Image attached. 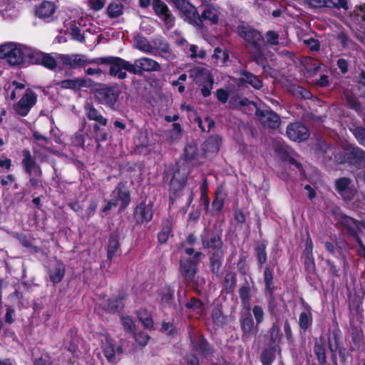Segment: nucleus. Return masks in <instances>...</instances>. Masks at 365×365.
Here are the masks:
<instances>
[{
  "instance_id": "obj_1",
  "label": "nucleus",
  "mask_w": 365,
  "mask_h": 365,
  "mask_svg": "<svg viewBox=\"0 0 365 365\" xmlns=\"http://www.w3.org/2000/svg\"><path fill=\"white\" fill-rule=\"evenodd\" d=\"M203 248L210 255L211 271L218 274L223 262L225 247L220 235L210 230H205L201 235Z\"/></svg>"
},
{
  "instance_id": "obj_2",
  "label": "nucleus",
  "mask_w": 365,
  "mask_h": 365,
  "mask_svg": "<svg viewBox=\"0 0 365 365\" xmlns=\"http://www.w3.org/2000/svg\"><path fill=\"white\" fill-rule=\"evenodd\" d=\"M238 33L247 43L254 60L257 63H261L263 60L261 44L263 43L262 35L257 31L247 26L238 27Z\"/></svg>"
},
{
  "instance_id": "obj_3",
  "label": "nucleus",
  "mask_w": 365,
  "mask_h": 365,
  "mask_svg": "<svg viewBox=\"0 0 365 365\" xmlns=\"http://www.w3.org/2000/svg\"><path fill=\"white\" fill-rule=\"evenodd\" d=\"M28 50H31V48L14 43H7L0 46V58L5 59L10 65H19L27 58V53H29Z\"/></svg>"
},
{
  "instance_id": "obj_4",
  "label": "nucleus",
  "mask_w": 365,
  "mask_h": 365,
  "mask_svg": "<svg viewBox=\"0 0 365 365\" xmlns=\"http://www.w3.org/2000/svg\"><path fill=\"white\" fill-rule=\"evenodd\" d=\"M96 63L110 65L109 74L119 79H125L127 76L123 69L130 73L133 71L131 63L118 57L99 58L96 59Z\"/></svg>"
},
{
  "instance_id": "obj_5",
  "label": "nucleus",
  "mask_w": 365,
  "mask_h": 365,
  "mask_svg": "<svg viewBox=\"0 0 365 365\" xmlns=\"http://www.w3.org/2000/svg\"><path fill=\"white\" fill-rule=\"evenodd\" d=\"M27 58L30 63L36 65H41L49 70H54L57 67V59L53 53H47L43 51L34 49L28 50Z\"/></svg>"
},
{
  "instance_id": "obj_6",
  "label": "nucleus",
  "mask_w": 365,
  "mask_h": 365,
  "mask_svg": "<svg viewBox=\"0 0 365 365\" xmlns=\"http://www.w3.org/2000/svg\"><path fill=\"white\" fill-rule=\"evenodd\" d=\"M187 174V170L185 167L178 166L175 168L170 185L171 200H173L174 197L180 195L185 185Z\"/></svg>"
},
{
  "instance_id": "obj_7",
  "label": "nucleus",
  "mask_w": 365,
  "mask_h": 365,
  "mask_svg": "<svg viewBox=\"0 0 365 365\" xmlns=\"http://www.w3.org/2000/svg\"><path fill=\"white\" fill-rule=\"evenodd\" d=\"M132 73L141 75L144 72L160 71L161 66L159 63L151 58L143 57L135 59L132 63Z\"/></svg>"
},
{
  "instance_id": "obj_8",
  "label": "nucleus",
  "mask_w": 365,
  "mask_h": 365,
  "mask_svg": "<svg viewBox=\"0 0 365 365\" xmlns=\"http://www.w3.org/2000/svg\"><path fill=\"white\" fill-rule=\"evenodd\" d=\"M58 59L62 65L71 68L84 67L88 64L96 63V59L89 60L86 56L81 54H60L58 56Z\"/></svg>"
},
{
  "instance_id": "obj_9",
  "label": "nucleus",
  "mask_w": 365,
  "mask_h": 365,
  "mask_svg": "<svg viewBox=\"0 0 365 365\" xmlns=\"http://www.w3.org/2000/svg\"><path fill=\"white\" fill-rule=\"evenodd\" d=\"M36 94L31 89H27L25 94L15 106V110L21 116H26L31 108L36 104Z\"/></svg>"
},
{
  "instance_id": "obj_10",
  "label": "nucleus",
  "mask_w": 365,
  "mask_h": 365,
  "mask_svg": "<svg viewBox=\"0 0 365 365\" xmlns=\"http://www.w3.org/2000/svg\"><path fill=\"white\" fill-rule=\"evenodd\" d=\"M119 91L115 87L102 86L95 91L96 98L102 103L113 105L118 98Z\"/></svg>"
},
{
  "instance_id": "obj_11",
  "label": "nucleus",
  "mask_w": 365,
  "mask_h": 365,
  "mask_svg": "<svg viewBox=\"0 0 365 365\" xmlns=\"http://www.w3.org/2000/svg\"><path fill=\"white\" fill-rule=\"evenodd\" d=\"M195 81L201 87V93L204 97L210 96L214 79L208 71L205 69L198 70Z\"/></svg>"
},
{
  "instance_id": "obj_12",
  "label": "nucleus",
  "mask_w": 365,
  "mask_h": 365,
  "mask_svg": "<svg viewBox=\"0 0 365 365\" xmlns=\"http://www.w3.org/2000/svg\"><path fill=\"white\" fill-rule=\"evenodd\" d=\"M255 115L264 127L275 129L280 125L279 116L272 110H260L258 108Z\"/></svg>"
},
{
  "instance_id": "obj_13",
  "label": "nucleus",
  "mask_w": 365,
  "mask_h": 365,
  "mask_svg": "<svg viewBox=\"0 0 365 365\" xmlns=\"http://www.w3.org/2000/svg\"><path fill=\"white\" fill-rule=\"evenodd\" d=\"M22 165L26 173L30 176L35 175L41 178L42 170L41 167L37 164L34 157L32 156L31 152L28 149L22 150Z\"/></svg>"
},
{
  "instance_id": "obj_14",
  "label": "nucleus",
  "mask_w": 365,
  "mask_h": 365,
  "mask_svg": "<svg viewBox=\"0 0 365 365\" xmlns=\"http://www.w3.org/2000/svg\"><path fill=\"white\" fill-rule=\"evenodd\" d=\"M287 134L290 140L297 142L305 140L309 136L307 128L300 123L289 125L287 128Z\"/></svg>"
},
{
  "instance_id": "obj_15",
  "label": "nucleus",
  "mask_w": 365,
  "mask_h": 365,
  "mask_svg": "<svg viewBox=\"0 0 365 365\" xmlns=\"http://www.w3.org/2000/svg\"><path fill=\"white\" fill-rule=\"evenodd\" d=\"M190 24H197L199 16L196 8L187 0H171Z\"/></svg>"
},
{
  "instance_id": "obj_16",
  "label": "nucleus",
  "mask_w": 365,
  "mask_h": 365,
  "mask_svg": "<svg viewBox=\"0 0 365 365\" xmlns=\"http://www.w3.org/2000/svg\"><path fill=\"white\" fill-rule=\"evenodd\" d=\"M65 274L64 264L56 259L50 262L48 268V275L50 279L53 284L58 283L61 281Z\"/></svg>"
},
{
  "instance_id": "obj_17",
  "label": "nucleus",
  "mask_w": 365,
  "mask_h": 365,
  "mask_svg": "<svg viewBox=\"0 0 365 365\" xmlns=\"http://www.w3.org/2000/svg\"><path fill=\"white\" fill-rule=\"evenodd\" d=\"M113 199L121 202V207H125L130 202V193L125 184L118 183L115 190L112 192Z\"/></svg>"
},
{
  "instance_id": "obj_18",
  "label": "nucleus",
  "mask_w": 365,
  "mask_h": 365,
  "mask_svg": "<svg viewBox=\"0 0 365 365\" xmlns=\"http://www.w3.org/2000/svg\"><path fill=\"white\" fill-rule=\"evenodd\" d=\"M240 327L243 332L242 339L244 341H248L251 336L257 334V331L254 328L253 319L250 314L242 318Z\"/></svg>"
},
{
  "instance_id": "obj_19",
  "label": "nucleus",
  "mask_w": 365,
  "mask_h": 365,
  "mask_svg": "<svg viewBox=\"0 0 365 365\" xmlns=\"http://www.w3.org/2000/svg\"><path fill=\"white\" fill-rule=\"evenodd\" d=\"M103 354L109 363L115 364L119 360L116 357L115 346L110 337L106 336L101 345Z\"/></svg>"
},
{
  "instance_id": "obj_20",
  "label": "nucleus",
  "mask_w": 365,
  "mask_h": 365,
  "mask_svg": "<svg viewBox=\"0 0 365 365\" xmlns=\"http://www.w3.org/2000/svg\"><path fill=\"white\" fill-rule=\"evenodd\" d=\"M153 207L148 204L140 203L135 209V217L137 221L142 223L147 222L153 218Z\"/></svg>"
},
{
  "instance_id": "obj_21",
  "label": "nucleus",
  "mask_w": 365,
  "mask_h": 365,
  "mask_svg": "<svg viewBox=\"0 0 365 365\" xmlns=\"http://www.w3.org/2000/svg\"><path fill=\"white\" fill-rule=\"evenodd\" d=\"M197 264L191 260L180 262V272L187 282H191L196 274Z\"/></svg>"
},
{
  "instance_id": "obj_22",
  "label": "nucleus",
  "mask_w": 365,
  "mask_h": 365,
  "mask_svg": "<svg viewBox=\"0 0 365 365\" xmlns=\"http://www.w3.org/2000/svg\"><path fill=\"white\" fill-rule=\"evenodd\" d=\"M221 138L218 135L209 137L202 145V150L206 155L216 154L220 147Z\"/></svg>"
},
{
  "instance_id": "obj_23",
  "label": "nucleus",
  "mask_w": 365,
  "mask_h": 365,
  "mask_svg": "<svg viewBox=\"0 0 365 365\" xmlns=\"http://www.w3.org/2000/svg\"><path fill=\"white\" fill-rule=\"evenodd\" d=\"M85 110L88 120L95 121L102 126H106L107 125V118H104L100 111L95 108L92 104L87 103L85 106Z\"/></svg>"
},
{
  "instance_id": "obj_24",
  "label": "nucleus",
  "mask_w": 365,
  "mask_h": 365,
  "mask_svg": "<svg viewBox=\"0 0 365 365\" xmlns=\"http://www.w3.org/2000/svg\"><path fill=\"white\" fill-rule=\"evenodd\" d=\"M339 222L351 232H355L356 229L359 230L362 228L365 229V223L356 222L353 218L346 215H341L339 219Z\"/></svg>"
},
{
  "instance_id": "obj_25",
  "label": "nucleus",
  "mask_w": 365,
  "mask_h": 365,
  "mask_svg": "<svg viewBox=\"0 0 365 365\" xmlns=\"http://www.w3.org/2000/svg\"><path fill=\"white\" fill-rule=\"evenodd\" d=\"M55 11V6L51 1L42 2L36 9V14L41 19L51 17Z\"/></svg>"
},
{
  "instance_id": "obj_26",
  "label": "nucleus",
  "mask_w": 365,
  "mask_h": 365,
  "mask_svg": "<svg viewBox=\"0 0 365 365\" xmlns=\"http://www.w3.org/2000/svg\"><path fill=\"white\" fill-rule=\"evenodd\" d=\"M14 0H0V13L4 17H11L16 14Z\"/></svg>"
},
{
  "instance_id": "obj_27",
  "label": "nucleus",
  "mask_w": 365,
  "mask_h": 365,
  "mask_svg": "<svg viewBox=\"0 0 365 365\" xmlns=\"http://www.w3.org/2000/svg\"><path fill=\"white\" fill-rule=\"evenodd\" d=\"M313 321L312 314L310 308L302 312L299 317V327L301 330L306 331L312 325Z\"/></svg>"
},
{
  "instance_id": "obj_28",
  "label": "nucleus",
  "mask_w": 365,
  "mask_h": 365,
  "mask_svg": "<svg viewBox=\"0 0 365 365\" xmlns=\"http://www.w3.org/2000/svg\"><path fill=\"white\" fill-rule=\"evenodd\" d=\"M135 46L138 50L146 53H153V48L152 43L148 40L142 36H137L134 40Z\"/></svg>"
},
{
  "instance_id": "obj_29",
  "label": "nucleus",
  "mask_w": 365,
  "mask_h": 365,
  "mask_svg": "<svg viewBox=\"0 0 365 365\" xmlns=\"http://www.w3.org/2000/svg\"><path fill=\"white\" fill-rule=\"evenodd\" d=\"M58 85L63 89L78 90L86 85V81L81 78L68 79L60 81Z\"/></svg>"
},
{
  "instance_id": "obj_30",
  "label": "nucleus",
  "mask_w": 365,
  "mask_h": 365,
  "mask_svg": "<svg viewBox=\"0 0 365 365\" xmlns=\"http://www.w3.org/2000/svg\"><path fill=\"white\" fill-rule=\"evenodd\" d=\"M269 303H268V309L271 315L274 317L279 319L280 314L282 312L283 309H286V306L284 304L280 305L274 298L273 294L272 296L269 294Z\"/></svg>"
},
{
  "instance_id": "obj_31",
  "label": "nucleus",
  "mask_w": 365,
  "mask_h": 365,
  "mask_svg": "<svg viewBox=\"0 0 365 365\" xmlns=\"http://www.w3.org/2000/svg\"><path fill=\"white\" fill-rule=\"evenodd\" d=\"M235 107L237 109H240L243 112L247 113H252V112H255V113L257 111V109H258L257 105L253 101H249L247 98H244L241 99L235 106Z\"/></svg>"
},
{
  "instance_id": "obj_32",
  "label": "nucleus",
  "mask_w": 365,
  "mask_h": 365,
  "mask_svg": "<svg viewBox=\"0 0 365 365\" xmlns=\"http://www.w3.org/2000/svg\"><path fill=\"white\" fill-rule=\"evenodd\" d=\"M218 11L212 7H207L203 11L201 16H199L197 20H207L210 21L211 24H216L218 22Z\"/></svg>"
},
{
  "instance_id": "obj_33",
  "label": "nucleus",
  "mask_w": 365,
  "mask_h": 365,
  "mask_svg": "<svg viewBox=\"0 0 365 365\" xmlns=\"http://www.w3.org/2000/svg\"><path fill=\"white\" fill-rule=\"evenodd\" d=\"M118 236L117 235H111L109 238L108 246V257L112 259L118 253L120 244Z\"/></svg>"
},
{
  "instance_id": "obj_34",
  "label": "nucleus",
  "mask_w": 365,
  "mask_h": 365,
  "mask_svg": "<svg viewBox=\"0 0 365 365\" xmlns=\"http://www.w3.org/2000/svg\"><path fill=\"white\" fill-rule=\"evenodd\" d=\"M123 5L118 2H112L107 6L106 12L110 19L118 18L123 14Z\"/></svg>"
},
{
  "instance_id": "obj_35",
  "label": "nucleus",
  "mask_w": 365,
  "mask_h": 365,
  "mask_svg": "<svg viewBox=\"0 0 365 365\" xmlns=\"http://www.w3.org/2000/svg\"><path fill=\"white\" fill-rule=\"evenodd\" d=\"M281 338L282 334L280 333V325L279 319H277L270 329V344L274 346L278 344L281 340Z\"/></svg>"
},
{
  "instance_id": "obj_36",
  "label": "nucleus",
  "mask_w": 365,
  "mask_h": 365,
  "mask_svg": "<svg viewBox=\"0 0 365 365\" xmlns=\"http://www.w3.org/2000/svg\"><path fill=\"white\" fill-rule=\"evenodd\" d=\"M192 345V350L198 354H204L207 351V343L206 340L200 336L197 339L190 337Z\"/></svg>"
},
{
  "instance_id": "obj_37",
  "label": "nucleus",
  "mask_w": 365,
  "mask_h": 365,
  "mask_svg": "<svg viewBox=\"0 0 365 365\" xmlns=\"http://www.w3.org/2000/svg\"><path fill=\"white\" fill-rule=\"evenodd\" d=\"M139 320L145 328L151 329L153 326V321L151 314L145 309H141L137 312Z\"/></svg>"
},
{
  "instance_id": "obj_38",
  "label": "nucleus",
  "mask_w": 365,
  "mask_h": 365,
  "mask_svg": "<svg viewBox=\"0 0 365 365\" xmlns=\"http://www.w3.org/2000/svg\"><path fill=\"white\" fill-rule=\"evenodd\" d=\"M240 79L256 89H259L262 86V81L256 76L248 72L242 73Z\"/></svg>"
},
{
  "instance_id": "obj_39",
  "label": "nucleus",
  "mask_w": 365,
  "mask_h": 365,
  "mask_svg": "<svg viewBox=\"0 0 365 365\" xmlns=\"http://www.w3.org/2000/svg\"><path fill=\"white\" fill-rule=\"evenodd\" d=\"M314 351L320 365H326L327 356L324 346L317 341L314 346Z\"/></svg>"
},
{
  "instance_id": "obj_40",
  "label": "nucleus",
  "mask_w": 365,
  "mask_h": 365,
  "mask_svg": "<svg viewBox=\"0 0 365 365\" xmlns=\"http://www.w3.org/2000/svg\"><path fill=\"white\" fill-rule=\"evenodd\" d=\"M275 348L264 349L260 357L261 362L263 365H272L275 358Z\"/></svg>"
},
{
  "instance_id": "obj_41",
  "label": "nucleus",
  "mask_w": 365,
  "mask_h": 365,
  "mask_svg": "<svg viewBox=\"0 0 365 365\" xmlns=\"http://www.w3.org/2000/svg\"><path fill=\"white\" fill-rule=\"evenodd\" d=\"M153 9L158 17L171 11L167 4L161 0H153Z\"/></svg>"
},
{
  "instance_id": "obj_42",
  "label": "nucleus",
  "mask_w": 365,
  "mask_h": 365,
  "mask_svg": "<svg viewBox=\"0 0 365 365\" xmlns=\"http://www.w3.org/2000/svg\"><path fill=\"white\" fill-rule=\"evenodd\" d=\"M158 18L163 21V26L167 30H170L175 25V17L172 11L165 13V14L160 15Z\"/></svg>"
},
{
  "instance_id": "obj_43",
  "label": "nucleus",
  "mask_w": 365,
  "mask_h": 365,
  "mask_svg": "<svg viewBox=\"0 0 365 365\" xmlns=\"http://www.w3.org/2000/svg\"><path fill=\"white\" fill-rule=\"evenodd\" d=\"M152 46L153 48V53L156 55V52L158 53V55L161 53L163 51L170 46L168 43L161 38H155L152 41Z\"/></svg>"
},
{
  "instance_id": "obj_44",
  "label": "nucleus",
  "mask_w": 365,
  "mask_h": 365,
  "mask_svg": "<svg viewBox=\"0 0 365 365\" xmlns=\"http://www.w3.org/2000/svg\"><path fill=\"white\" fill-rule=\"evenodd\" d=\"M255 250L257 262L262 266L267 261L266 246L264 244L258 245Z\"/></svg>"
},
{
  "instance_id": "obj_45",
  "label": "nucleus",
  "mask_w": 365,
  "mask_h": 365,
  "mask_svg": "<svg viewBox=\"0 0 365 365\" xmlns=\"http://www.w3.org/2000/svg\"><path fill=\"white\" fill-rule=\"evenodd\" d=\"M18 238L22 245L25 247L31 249V250L34 252H38L39 251V248L34 245L33 238L31 236L20 235Z\"/></svg>"
},
{
  "instance_id": "obj_46",
  "label": "nucleus",
  "mask_w": 365,
  "mask_h": 365,
  "mask_svg": "<svg viewBox=\"0 0 365 365\" xmlns=\"http://www.w3.org/2000/svg\"><path fill=\"white\" fill-rule=\"evenodd\" d=\"M182 129L181 125L178 123L173 124V129L170 131V135L169 139L170 142H174L180 140L182 138Z\"/></svg>"
},
{
  "instance_id": "obj_47",
  "label": "nucleus",
  "mask_w": 365,
  "mask_h": 365,
  "mask_svg": "<svg viewBox=\"0 0 365 365\" xmlns=\"http://www.w3.org/2000/svg\"><path fill=\"white\" fill-rule=\"evenodd\" d=\"M264 278L267 289L269 291V294L272 296L273 292V282H272V272L269 267H266L264 272Z\"/></svg>"
},
{
  "instance_id": "obj_48",
  "label": "nucleus",
  "mask_w": 365,
  "mask_h": 365,
  "mask_svg": "<svg viewBox=\"0 0 365 365\" xmlns=\"http://www.w3.org/2000/svg\"><path fill=\"white\" fill-rule=\"evenodd\" d=\"M309 5L313 8H332L335 6L331 0H309Z\"/></svg>"
},
{
  "instance_id": "obj_49",
  "label": "nucleus",
  "mask_w": 365,
  "mask_h": 365,
  "mask_svg": "<svg viewBox=\"0 0 365 365\" xmlns=\"http://www.w3.org/2000/svg\"><path fill=\"white\" fill-rule=\"evenodd\" d=\"M161 302L170 304L173 297V291L170 287H165L161 290Z\"/></svg>"
},
{
  "instance_id": "obj_50",
  "label": "nucleus",
  "mask_w": 365,
  "mask_h": 365,
  "mask_svg": "<svg viewBox=\"0 0 365 365\" xmlns=\"http://www.w3.org/2000/svg\"><path fill=\"white\" fill-rule=\"evenodd\" d=\"M123 307V298H115L109 301L107 309L109 311L116 312L121 309Z\"/></svg>"
},
{
  "instance_id": "obj_51",
  "label": "nucleus",
  "mask_w": 365,
  "mask_h": 365,
  "mask_svg": "<svg viewBox=\"0 0 365 365\" xmlns=\"http://www.w3.org/2000/svg\"><path fill=\"white\" fill-rule=\"evenodd\" d=\"M172 232V227L168 223L163 227L161 231L158 234V240L160 243H165L167 242L170 233Z\"/></svg>"
},
{
  "instance_id": "obj_52",
  "label": "nucleus",
  "mask_w": 365,
  "mask_h": 365,
  "mask_svg": "<svg viewBox=\"0 0 365 365\" xmlns=\"http://www.w3.org/2000/svg\"><path fill=\"white\" fill-rule=\"evenodd\" d=\"M252 312L256 320L257 326L261 324L264 319V311L261 306L255 305L252 309Z\"/></svg>"
},
{
  "instance_id": "obj_53",
  "label": "nucleus",
  "mask_w": 365,
  "mask_h": 365,
  "mask_svg": "<svg viewBox=\"0 0 365 365\" xmlns=\"http://www.w3.org/2000/svg\"><path fill=\"white\" fill-rule=\"evenodd\" d=\"M353 134L357 139L358 142L365 146V128L357 127L353 130Z\"/></svg>"
},
{
  "instance_id": "obj_54",
  "label": "nucleus",
  "mask_w": 365,
  "mask_h": 365,
  "mask_svg": "<svg viewBox=\"0 0 365 365\" xmlns=\"http://www.w3.org/2000/svg\"><path fill=\"white\" fill-rule=\"evenodd\" d=\"M351 180L346 178H341L336 180V186L339 193H341L346 189H348L351 185Z\"/></svg>"
},
{
  "instance_id": "obj_55",
  "label": "nucleus",
  "mask_w": 365,
  "mask_h": 365,
  "mask_svg": "<svg viewBox=\"0 0 365 365\" xmlns=\"http://www.w3.org/2000/svg\"><path fill=\"white\" fill-rule=\"evenodd\" d=\"M48 143H45L43 141H36L33 145V151L38 156L41 155V150H50V149L47 147Z\"/></svg>"
},
{
  "instance_id": "obj_56",
  "label": "nucleus",
  "mask_w": 365,
  "mask_h": 365,
  "mask_svg": "<svg viewBox=\"0 0 365 365\" xmlns=\"http://www.w3.org/2000/svg\"><path fill=\"white\" fill-rule=\"evenodd\" d=\"M356 189L352 186H350L349 187H348V189H346L345 190L339 193V195L342 197V198L344 200L349 201L354 198V195H356Z\"/></svg>"
},
{
  "instance_id": "obj_57",
  "label": "nucleus",
  "mask_w": 365,
  "mask_h": 365,
  "mask_svg": "<svg viewBox=\"0 0 365 365\" xmlns=\"http://www.w3.org/2000/svg\"><path fill=\"white\" fill-rule=\"evenodd\" d=\"M106 0H88V4L91 9L95 11L101 10L105 6Z\"/></svg>"
},
{
  "instance_id": "obj_58",
  "label": "nucleus",
  "mask_w": 365,
  "mask_h": 365,
  "mask_svg": "<svg viewBox=\"0 0 365 365\" xmlns=\"http://www.w3.org/2000/svg\"><path fill=\"white\" fill-rule=\"evenodd\" d=\"M134 338L140 345L145 346L148 343L150 337L146 333L139 332L134 334Z\"/></svg>"
},
{
  "instance_id": "obj_59",
  "label": "nucleus",
  "mask_w": 365,
  "mask_h": 365,
  "mask_svg": "<svg viewBox=\"0 0 365 365\" xmlns=\"http://www.w3.org/2000/svg\"><path fill=\"white\" fill-rule=\"evenodd\" d=\"M240 297L244 304L249 303L250 289L247 286L242 287L239 291Z\"/></svg>"
},
{
  "instance_id": "obj_60",
  "label": "nucleus",
  "mask_w": 365,
  "mask_h": 365,
  "mask_svg": "<svg viewBox=\"0 0 365 365\" xmlns=\"http://www.w3.org/2000/svg\"><path fill=\"white\" fill-rule=\"evenodd\" d=\"M267 41L269 43L272 45L278 44L279 35L273 31H269L266 34Z\"/></svg>"
},
{
  "instance_id": "obj_61",
  "label": "nucleus",
  "mask_w": 365,
  "mask_h": 365,
  "mask_svg": "<svg viewBox=\"0 0 365 365\" xmlns=\"http://www.w3.org/2000/svg\"><path fill=\"white\" fill-rule=\"evenodd\" d=\"M346 98L347 103L350 108L357 111L361 110V105L354 97L350 95H346Z\"/></svg>"
},
{
  "instance_id": "obj_62",
  "label": "nucleus",
  "mask_w": 365,
  "mask_h": 365,
  "mask_svg": "<svg viewBox=\"0 0 365 365\" xmlns=\"http://www.w3.org/2000/svg\"><path fill=\"white\" fill-rule=\"evenodd\" d=\"M349 152L355 158L365 161V152L359 148H352Z\"/></svg>"
},
{
  "instance_id": "obj_63",
  "label": "nucleus",
  "mask_w": 365,
  "mask_h": 365,
  "mask_svg": "<svg viewBox=\"0 0 365 365\" xmlns=\"http://www.w3.org/2000/svg\"><path fill=\"white\" fill-rule=\"evenodd\" d=\"M185 157L187 159H192L197 153V148L195 145H189L185 148Z\"/></svg>"
},
{
  "instance_id": "obj_64",
  "label": "nucleus",
  "mask_w": 365,
  "mask_h": 365,
  "mask_svg": "<svg viewBox=\"0 0 365 365\" xmlns=\"http://www.w3.org/2000/svg\"><path fill=\"white\" fill-rule=\"evenodd\" d=\"M162 58H165L167 61H173L176 58V55L172 51L170 46L167 48L165 51H163L159 54Z\"/></svg>"
}]
</instances>
